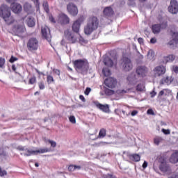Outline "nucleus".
I'll list each match as a JSON object with an SVG mask.
<instances>
[{"mask_svg":"<svg viewBox=\"0 0 178 178\" xmlns=\"http://www.w3.org/2000/svg\"><path fill=\"white\" fill-rule=\"evenodd\" d=\"M175 78L173 76H165L162 78L160 81V84H165V86H170Z\"/></svg>","mask_w":178,"mask_h":178,"instance_id":"aec40b11","label":"nucleus"},{"mask_svg":"<svg viewBox=\"0 0 178 178\" xmlns=\"http://www.w3.org/2000/svg\"><path fill=\"white\" fill-rule=\"evenodd\" d=\"M152 30L154 34H159L161 33V25L154 24L152 26Z\"/></svg>","mask_w":178,"mask_h":178,"instance_id":"c85d7f7f","label":"nucleus"},{"mask_svg":"<svg viewBox=\"0 0 178 178\" xmlns=\"http://www.w3.org/2000/svg\"><path fill=\"white\" fill-rule=\"evenodd\" d=\"M49 19L50 22H51V23H55V19H54V17H52V15H50L49 17Z\"/></svg>","mask_w":178,"mask_h":178,"instance_id":"e2e57ef3","label":"nucleus"},{"mask_svg":"<svg viewBox=\"0 0 178 178\" xmlns=\"http://www.w3.org/2000/svg\"><path fill=\"white\" fill-rule=\"evenodd\" d=\"M6 175V171L2 170V168H0V176H5Z\"/></svg>","mask_w":178,"mask_h":178,"instance_id":"864d4df0","label":"nucleus"},{"mask_svg":"<svg viewBox=\"0 0 178 178\" xmlns=\"http://www.w3.org/2000/svg\"><path fill=\"white\" fill-rule=\"evenodd\" d=\"M35 81H37V78H35V76H33L32 78H31L29 79V84H34L35 83Z\"/></svg>","mask_w":178,"mask_h":178,"instance_id":"a18cd8bd","label":"nucleus"},{"mask_svg":"<svg viewBox=\"0 0 178 178\" xmlns=\"http://www.w3.org/2000/svg\"><path fill=\"white\" fill-rule=\"evenodd\" d=\"M136 72L138 77H145L148 73V68L145 66H138L136 68Z\"/></svg>","mask_w":178,"mask_h":178,"instance_id":"9b49d317","label":"nucleus"},{"mask_svg":"<svg viewBox=\"0 0 178 178\" xmlns=\"http://www.w3.org/2000/svg\"><path fill=\"white\" fill-rule=\"evenodd\" d=\"M130 90H123V89H118L116 90L115 94L117 95H120V97H122V95H124V94H127Z\"/></svg>","mask_w":178,"mask_h":178,"instance_id":"2f4dec72","label":"nucleus"},{"mask_svg":"<svg viewBox=\"0 0 178 178\" xmlns=\"http://www.w3.org/2000/svg\"><path fill=\"white\" fill-rule=\"evenodd\" d=\"M12 70H13V72H15V73H17V72L16 71V65H13Z\"/></svg>","mask_w":178,"mask_h":178,"instance_id":"338daca9","label":"nucleus"},{"mask_svg":"<svg viewBox=\"0 0 178 178\" xmlns=\"http://www.w3.org/2000/svg\"><path fill=\"white\" fill-rule=\"evenodd\" d=\"M11 10L14 13H20V11L22 10L23 8L22 5L17 3H13L10 6Z\"/></svg>","mask_w":178,"mask_h":178,"instance_id":"4be33fe9","label":"nucleus"},{"mask_svg":"<svg viewBox=\"0 0 178 178\" xmlns=\"http://www.w3.org/2000/svg\"><path fill=\"white\" fill-rule=\"evenodd\" d=\"M161 131H162V133H163V134H165V136L170 134V130H169V129H162Z\"/></svg>","mask_w":178,"mask_h":178,"instance_id":"49530a36","label":"nucleus"},{"mask_svg":"<svg viewBox=\"0 0 178 178\" xmlns=\"http://www.w3.org/2000/svg\"><path fill=\"white\" fill-rule=\"evenodd\" d=\"M162 143H163V138H162L161 136H156L154 138V143L156 145H159V144H162Z\"/></svg>","mask_w":178,"mask_h":178,"instance_id":"c756f323","label":"nucleus"},{"mask_svg":"<svg viewBox=\"0 0 178 178\" xmlns=\"http://www.w3.org/2000/svg\"><path fill=\"white\" fill-rule=\"evenodd\" d=\"M129 159L131 161H134V162H140V160L141 159V156H140L137 154H130Z\"/></svg>","mask_w":178,"mask_h":178,"instance_id":"cd10ccee","label":"nucleus"},{"mask_svg":"<svg viewBox=\"0 0 178 178\" xmlns=\"http://www.w3.org/2000/svg\"><path fill=\"white\" fill-rule=\"evenodd\" d=\"M153 72L156 77H160V76H163L166 73V67L163 65H158L154 67Z\"/></svg>","mask_w":178,"mask_h":178,"instance_id":"9d476101","label":"nucleus"},{"mask_svg":"<svg viewBox=\"0 0 178 178\" xmlns=\"http://www.w3.org/2000/svg\"><path fill=\"white\" fill-rule=\"evenodd\" d=\"M43 8L47 13H49V6H48V2L47 1L43 2Z\"/></svg>","mask_w":178,"mask_h":178,"instance_id":"a19ab883","label":"nucleus"},{"mask_svg":"<svg viewBox=\"0 0 178 178\" xmlns=\"http://www.w3.org/2000/svg\"><path fill=\"white\" fill-rule=\"evenodd\" d=\"M84 20H86L84 16H81L72 24V31L74 33H79L80 31V26H81V23H83Z\"/></svg>","mask_w":178,"mask_h":178,"instance_id":"1a4fd4ad","label":"nucleus"},{"mask_svg":"<svg viewBox=\"0 0 178 178\" xmlns=\"http://www.w3.org/2000/svg\"><path fill=\"white\" fill-rule=\"evenodd\" d=\"M138 42H139V44H143L144 43V39L139 38L138 39Z\"/></svg>","mask_w":178,"mask_h":178,"instance_id":"0e129e2a","label":"nucleus"},{"mask_svg":"<svg viewBox=\"0 0 178 178\" xmlns=\"http://www.w3.org/2000/svg\"><path fill=\"white\" fill-rule=\"evenodd\" d=\"M172 41L175 42V44H178V33L174 32L172 35Z\"/></svg>","mask_w":178,"mask_h":178,"instance_id":"e433bc0d","label":"nucleus"},{"mask_svg":"<svg viewBox=\"0 0 178 178\" xmlns=\"http://www.w3.org/2000/svg\"><path fill=\"white\" fill-rule=\"evenodd\" d=\"M168 12L172 15L178 13V3L176 0H171L170 5L168 6Z\"/></svg>","mask_w":178,"mask_h":178,"instance_id":"f8f14e48","label":"nucleus"},{"mask_svg":"<svg viewBox=\"0 0 178 178\" xmlns=\"http://www.w3.org/2000/svg\"><path fill=\"white\" fill-rule=\"evenodd\" d=\"M105 136H106V130L105 129H100L99 133V137L100 138H104V137H105Z\"/></svg>","mask_w":178,"mask_h":178,"instance_id":"4c0bfd02","label":"nucleus"},{"mask_svg":"<svg viewBox=\"0 0 178 178\" xmlns=\"http://www.w3.org/2000/svg\"><path fill=\"white\" fill-rule=\"evenodd\" d=\"M53 72H54V73L57 74V76H60V71H59L58 69H54Z\"/></svg>","mask_w":178,"mask_h":178,"instance_id":"5fc2aeb1","label":"nucleus"},{"mask_svg":"<svg viewBox=\"0 0 178 178\" xmlns=\"http://www.w3.org/2000/svg\"><path fill=\"white\" fill-rule=\"evenodd\" d=\"M95 106L97 108L104 112L105 113H108L109 112V105L108 104H102L99 102H95Z\"/></svg>","mask_w":178,"mask_h":178,"instance_id":"412c9836","label":"nucleus"},{"mask_svg":"<svg viewBox=\"0 0 178 178\" xmlns=\"http://www.w3.org/2000/svg\"><path fill=\"white\" fill-rule=\"evenodd\" d=\"M18 151H23L21 153V155H24V156H31V155H37V154H46V152H49L51 151L49 148H42L38 150H33L31 149H28L24 146H18L17 147Z\"/></svg>","mask_w":178,"mask_h":178,"instance_id":"f03ea898","label":"nucleus"},{"mask_svg":"<svg viewBox=\"0 0 178 178\" xmlns=\"http://www.w3.org/2000/svg\"><path fill=\"white\" fill-rule=\"evenodd\" d=\"M18 60L17 58H16V57L12 56L11 58H10V60H9V62H10V63H13L14 62H16V60Z\"/></svg>","mask_w":178,"mask_h":178,"instance_id":"de8ad7c7","label":"nucleus"},{"mask_svg":"<svg viewBox=\"0 0 178 178\" xmlns=\"http://www.w3.org/2000/svg\"><path fill=\"white\" fill-rule=\"evenodd\" d=\"M76 70L79 73H86L88 70V61L87 60L79 59L74 62Z\"/></svg>","mask_w":178,"mask_h":178,"instance_id":"39448f33","label":"nucleus"},{"mask_svg":"<svg viewBox=\"0 0 178 178\" xmlns=\"http://www.w3.org/2000/svg\"><path fill=\"white\" fill-rule=\"evenodd\" d=\"M105 94L106 95H113V94H115V91L113 90L107 88L105 90Z\"/></svg>","mask_w":178,"mask_h":178,"instance_id":"79ce46f5","label":"nucleus"},{"mask_svg":"<svg viewBox=\"0 0 178 178\" xmlns=\"http://www.w3.org/2000/svg\"><path fill=\"white\" fill-rule=\"evenodd\" d=\"M129 5L133 6V5H136V0H129Z\"/></svg>","mask_w":178,"mask_h":178,"instance_id":"4d7b16f0","label":"nucleus"},{"mask_svg":"<svg viewBox=\"0 0 178 178\" xmlns=\"http://www.w3.org/2000/svg\"><path fill=\"white\" fill-rule=\"evenodd\" d=\"M5 66V58L0 57V68L3 69Z\"/></svg>","mask_w":178,"mask_h":178,"instance_id":"c03bdc74","label":"nucleus"},{"mask_svg":"<svg viewBox=\"0 0 178 178\" xmlns=\"http://www.w3.org/2000/svg\"><path fill=\"white\" fill-rule=\"evenodd\" d=\"M81 169V167L79 165H70L68 167V170L70 172H73L74 170H80Z\"/></svg>","mask_w":178,"mask_h":178,"instance_id":"473e14b6","label":"nucleus"},{"mask_svg":"<svg viewBox=\"0 0 178 178\" xmlns=\"http://www.w3.org/2000/svg\"><path fill=\"white\" fill-rule=\"evenodd\" d=\"M70 122H71V123H76V118H74V116H70Z\"/></svg>","mask_w":178,"mask_h":178,"instance_id":"09e8293b","label":"nucleus"},{"mask_svg":"<svg viewBox=\"0 0 178 178\" xmlns=\"http://www.w3.org/2000/svg\"><path fill=\"white\" fill-rule=\"evenodd\" d=\"M128 81L131 83V84H136V82L138 81V79H137V76H136V74L132 73L127 77Z\"/></svg>","mask_w":178,"mask_h":178,"instance_id":"393cba45","label":"nucleus"},{"mask_svg":"<svg viewBox=\"0 0 178 178\" xmlns=\"http://www.w3.org/2000/svg\"><path fill=\"white\" fill-rule=\"evenodd\" d=\"M155 56V52H154V51L152 50H149L148 53H147V58L148 59H149L150 60H154V58Z\"/></svg>","mask_w":178,"mask_h":178,"instance_id":"72a5a7b5","label":"nucleus"},{"mask_svg":"<svg viewBox=\"0 0 178 178\" xmlns=\"http://www.w3.org/2000/svg\"><path fill=\"white\" fill-rule=\"evenodd\" d=\"M147 166H148V163L147 161H144V163L143 164V168L145 169V168H147Z\"/></svg>","mask_w":178,"mask_h":178,"instance_id":"680f3d73","label":"nucleus"},{"mask_svg":"<svg viewBox=\"0 0 178 178\" xmlns=\"http://www.w3.org/2000/svg\"><path fill=\"white\" fill-rule=\"evenodd\" d=\"M170 92H172V90H169V89H163V90H161L159 92V98L162 97V95H168V94H170Z\"/></svg>","mask_w":178,"mask_h":178,"instance_id":"7c9ffc66","label":"nucleus"},{"mask_svg":"<svg viewBox=\"0 0 178 178\" xmlns=\"http://www.w3.org/2000/svg\"><path fill=\"white\" fill-rule=\"evenodd\" d=\"M44 143H49L51 145V147H52V148H55V147H56V142L54 141V140H51L49 139H45L44 140Z\"/></svg>","mask_w":178,"mask_h":178,"instance_id":"58836bf2","label":"nucleus"},{"mask_svg":"<svg viewBox=\"0 0 178 178\" xmlns=\"http://www.w3.org/2000/svg\"><path fill=\"white\" fill-rule=\"evenodd\" d=\"M42 37L44 40H47L48 42H51L52 35H51V30L48 26H42L41 29Z\"/></svg>","mask_w":178,"mask_h":178,"instance_id":"6e6552de","label":"nucleus"},{"mask_svg":"<svg viewBox=\"0 0 178 178\" xmlns=\"http://www.w3.org/2000/svg\"><path fill=\"white\" fill-rule=\"evenodd\" d=\"M159 170L163 173V176H170L172 173V168H170V165L168 164L166 160L163 158H160L159 159Z\"/></svg>","mask_w":178,"mask_h":178,"instance_id":"20e7f679","label":"nucleus"},{"mask_svg":"<svg viewBox=\"0 0 178 178\" xmlns=\"http://www.w3.org/2000/svg\"><path fill=\"white\" fill-rule=\"evenodd\" d=\"M70 19L65 14L61 13L58 16V23L60 24H69Z\"/></svg>","mask_w":178,"mask_h":178,"instance_id":"6ab92c4d","label":"nucleus"},{"mask_svg":"<svg viewBox=\"0 0 178 178\" xmlns=\"http://www.w3.org/2000/svg\"><path fill=\"white\" fill-rule=\"evenodd\" d=\"M147 115H155L154 111L151 108L147 110Z\"/></svg>","mask_w":178,"mask_h":178,"instance_id":"6e6d98bb","label":"nucleus"},{"mask_svg":"<svg viewBox=\"0 0 178 178\" xmlns=\"http://www.w3.org/2000/svg\"><path fill=\"white\" fill-rule=\"evenodd\" d=\"M172 70L176 73V74H178V66L177 65H174L172 66Z\"/></svg>","mask_w":178,"mask_h":178,"instance_id":"603ef678","label":"nucleus"},{"mask_svg":"<svg viewBox=\"0 0 178 178\" xmlns=\"http://www.w3.org/2000/svg\"><path fill=\"white\" fill-rule=\"evenodd\" d=\"M79 99H81L82 102H86V98H84V96H83V95H81L79 96Z\"/></svg>","mask_w":178,"mask_h":178,"instance_id":"13d9d810","label":"nucleus"},{"mask_svg":"<svg viewBox=\"0 0 178 178\" xmlns=\"http://www.w3.org/2000/svg\"><path fill=\"white\" fill-rule=\"evenodd\" d=\"M129 108L125 107L124 108H117L115 110V113L118 115V116H121V118H127L129 115H130V112L127 113Z\"/></svg>","mask_w":178,"mask_h":178,"instance_id":"2eb2a0df","label":"nucleus"},{"mask_svg":"<svg viewBox=\"0 0 178 178\" xmlns=\"http://www.w3.org/2000/svg\"><path fill=\"white\" fill-rule=\"evenodd\" d=\"M136 91H140V92L145 91V86H144V84L143 83L138 84L136 86Z\"/></svg>","mask_w":178,"mask_h":178,"instance_id":"c9c22d12","label":"nucleus"},{"mask_svg":"<svg viewBox=\"0 0 178 178\" xmlns=\"http://www.w3.org/2000/svg\"><path fill=\"white\" fill-rule=\"evenodd\" d=\"M26 22L28 27H34L35 26V19L31 16L26 17Z\"/></svg>","mask_w":178,"mask_h":178,"instance_id":"b1692460","label":"nucleus"},{"mask_svg":"<svg viewBox=\"0 0 178 178\" xmlns=\"http://www.w3.org/2000/svg\"><path fill=\"white\" fill-rule=\"evenodd\" d=\"M104 63L106 66H108V67H112L118 65V59L114 58L113 60H112L108 56H106L104 59Z\"/></svg>","mask_w":178,"mask_h":178,"instance_id":"dca6fc26","label":"nucleus"},{"mask_svg":"<svg viewBox=\"0 0 178 178\" xmlns=\"http://www.w3.org/2000/svg\"><path fill=\"white\" fill-rule=\"evenodd\" d=\"M0 17L4 20L6 24H13L15 22V18L10 13V9L6 5H1L0 7Z\"/></svg>","mask_w":178,"mask_h":178,"instance_id":"f257e3e1","label":"nucleus"},{"mask_svg":"<svg viewBox=\"0 0 178 178\" xmlns=\"http://www.w3.org/2000/svg\"><path fill=\"white\" fill-rule=\"evenodd\" d=\"M67 11L72 16H76L77 13H79V10L77 9V6L76 5L70 3L67 6Z\"/></svg>","mask_w":178,"mask_h":178,"instance_id":"f3484780","label":"nucleus"},{"mask_svg":"<svg viewBox=\"0 0 178 178\" xmlns=\"http://www.w3.org/2000/svg\"><path fill=\"white\" fill-rule=\"evenodd\" d=\"M117 83L118 81H116V79L113 77L107 78L104 81L106 87H108V88H115Z\"/></svg>","mask_w":178,"mask_h":178,"instance_id":"4468645a","label":"nucleus"},{"mask_svg":"<svg viewBox=\"0 0 178 178\" xmlns=\"http://www.w3.org/2000/svg\"><path fill=\"white\" fill-rule=\"evenodd\" d=\"M137 113H138V111L135 110L131 112V116H136V115H137Z\"/></svg>","mask_w":178,"mask_h":178,"instance_id":"69168bd1","label":"nucleus"},{"mask_svg":"<svg viewBox=\"0 0 178 178\" xmlns=\"http://www.w3.org/2000/svg\"><path fill=\"white\" fill-rule=\"evenodd\" d=\"M64 34L68 42H70L72 44H74V42H76V38H74V35L72 34V32L69 31V30L65 31Z\"/></svg>","mask_w":178,"mask_h":178,"instance_id":"a211bd4d","label":"nucleus"},{"mask_svg":"<svg viewBox=\"0 0 178 178\" xmlns=\"http://www.w3.org/2000/svg\"><path fill=\"white\" fill-rule=\"evenodd\" d=\"M103 13L104 16L109 17L113 15V10L111 7H106L103 11Z\"/></svg>","mask_w":178,"mask_h":178,"instance_id":"a878e982","label":"nucleus"},{"mask_svg":"<svg viewBox=\"0 0 178 178\" xmlns=\"http://www.w3.org/2000/svg\"><path fill=\"white\" fill-rule=\"evenodd\" d=\"M79 41L80 42H83V44H87V41L84 40V38H83L82 37L79 38Z\"/></svg>","mask_w":178,"mask_h":178,"instance_id":"bf43d9fd","label":"nucleus"},{"mask_svg":"<svg viewBox=\"0 0 178 178\" xmlns=\"http://www.w3.org/2000/svg\"><path fill=\"white\" fill-rule=\"evenodd\" d=\"M170 162L171 163H177L178 162V152H175L173 153L170 158Z\"/></svg>","mask_w":178,"mask_h":178,"instance_id":"bb28decb","label":"nucleus"},{"mask_svg":"<svg viewBox=\"0 0 178 178\" xmlns=\"http://www.w3.org/2000/svg\"><path fill=\"white\" fill-rule=\"evenodd\" d=\"M90 92H91V89L90 88H86L84 92L85 95H89Z\"/></svg>","mask_w":178,"mask_h":178,"instance_id":"3c124183","label":"nucleus"},{"mask_svg":"<svg viewBox=\"0 0 178 178\" xmlns=\"http://www.w3.org/2000/svg\"><path fill=\"white\" fill-rule=\"evenodd\" d=\"M27 47L29 51H37L38 49V40L35 38H30Z\"/></svg>","mask_w":178,"mask_h":178,"instance_id":"0eeeda50","label":"nucleus"},{"mask_svg":"<svg viewBox=\"0 0 178 178\" xmlns=\"http://www.w3.org/2000/svg\"><path fill=\"white\" fill-rule=\"evenodd\" d=\"M168 178H178V175H172L171 177Z\"/></svg>","mask_w":178,"mask_h":178,"instance_id":"774afa93","label":"nucleus"},{"mask_svg":"<svg viewBox=\"0 0 178 178\" xmlns=\"http://www.w3.org/2000/svg\"><path fill=\"white\" fill-rule=\"evenodd\" d=\"M99 21L96 17H91L89 18L87 25L84 28V33L86 35H90L95 30L98 29Z\"/></svg>","mask_w":178,"mask_h":178,"instance_id":"7ed1b4c3","label":"nucleus"},{"mask_svg":"<svg viewBox=\"0 0 178 178\" xmlns=\"http://www.w3.org/2000/svg\"><path fill=\"white\" fill-rule=\"evenodd\" d=\"M120 67L124 72H130L133 69V63L131 60L127 57H122L120 63Z\"/></svg>","mask_w":178,"mask_h":178,"instance_id":"423d86ee","label":"nucleus"},{"mask_svg":"<svg viewBox=\"0 0 178 178\" xmlns=\"http://www.w3.org/2000/svg\"><path fill=\"white\" fill-rule=\"evenodd\" d=\"M150 42H151V44H155L156 42V38H152L150 40Z\"/></svg>","mask_w":178,"mask_h":178,"instance_id":"052dcab7","label":"nucleus"},{"mask_svg":"<svg viewBox=\"0 0 178 178\" xmlns=\"http://www.w3.org/2000/svg\"><path fill=\"white\" fill-rule=\"evenodd\" d=\"M24 10L28 15L34 13V8L29 3H25L24 4Z\"/></svg>","mask_w":178,"mask_h":178,"instance_id":"5701e85b","label":"nucleus"},{"mask_svg":"<svg viewBox=\"0 0 178 178\" xmlns=\"http://www.w3.org/2000/svg\"><path fill=\"white\" fill-rule=\"evenodd\" d=\"M166 62H173L175 59H176V56L175 55L170 54L165 58Z\"/></svg>","mask_w":178,"mask_h":178,"instance_id":"f704fd0d","label":"nucleus"},{"mask_svg":"<svg viewBox=\"0 0 178 178\" xmlns=\"http://www.w3.org/2000/svg\"><path fill=\"white\" fill-rule=\"evenodd\" d=\"M47 80L48 84H51V83H54V76L51 75H47Z\"/></svg>","mask_w":178,"mask_h":178,"instance_id":"37998d69","label":"nucleus"},{"mask_svg":"<svg viewBox=\"0 0 178 178\" xmlns=\"http://www.w3.org/2000/svg\"><path fill=\"white\" fill-rule=\"evenodd\" d=\"M40 90H44L45 88V85H44V83L40 82L38 83Z\"/></svg>","mask_w":178,"mask_h":178,"instance_id":"8fccbe9b","label":"nucleus"},{"mask_svg":"<svg viewBox=\"0 0 178 178\" xmlns=\"http://www.w3.org/2000/svg\"><path fill=\"white\" fill-rule=\"evenodd\" d=\"M103 74L106 76L108 77V76H111V70H108V68H103Z\"/></svg>","mask_w":178,"mask_h":178,"instance_id":"ea45409f","label":"nucleus"},{"mask_svg":"<svg viewBox=\"0 0 178 178\" xmlns=\"http://www.w3.org/2000/svg\"><path fill=\"white\" fill-rule=\"evenodd\" d=\"M13 31L15 35H18V37H22V34L26 31V28L24 25H15Z\"/></svg>","mask_w":178,"mask_h":178,"instance_id":"ddd939ff","label":"nucleus"}]
</instances>
